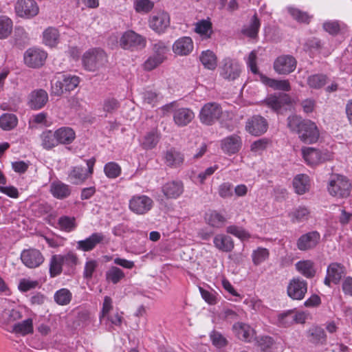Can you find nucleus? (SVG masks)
<instances>
[{"label": "nucleus", "mask_w": 352, "mask_h": 352, "mask_svg": "<svg viewBox=\"0 0 352 352\" xmlns=\"http://www.w3.org/2000/svg\"><path fill=\"white\" fill-rule=\"evenodd\" d=\"M328 275L331 278L334 284H338L343 276L346 274L345 267L340 263H332L327 270Z\"/></svg>", "instance_id": "nucleus-29"}, {"label": "nucleus", "mask_w": 352, "mask_h": 352, "mask_svg": "<svg viewBox=\"0 0 352 352\" xmlns=\"http://www.w3.org/2000/svg\"><path fill=\"white\" fill-rule=\"evenodd\" d=\"M296 60L291 55L278 56L274 63V71L280 75H287L294 72L296 67Z\"/></svg>", "instance_id": "nucleus-13"}, {"label": "nucleus", "mask_w": 352, "mask_h": 352, "mask_svg": "<svg viewBox=\"0 0 352 352\" xmlns=\"http://www.w3.org/2000/svg\"><path fill=\"white\" fill-rule=\"evenodd\" d=\"M62 81L65 91H70L77 87L80 82V78L76 76L64 75Z\"/></svg>", "instance_id": "nucleus-57"}, {"label": "nucleus", "mask_w": 352, "mask_h": 352, "mask_svg": "<svg viewBox=\"0 0 352 352\" xmlns=\"http://www.w3.org/2000/svg\"><path fill=\"white\" fill-rule=\"evenodd\" d=\"M112 309H113L112 299L108 296H104L103 303H102V310L99 315L100 321L102 322V320L104 318H107L109 316V312Z\"/></svg>", "instance_id": "nucleus-61"}, {"label": "nucleus", "mask_w": 352, "mask_h": 352, "mask_svg": "<svg viewBox=\"0 0 352 352\" xmlns=\"http://www.w3.org/2000/svg\"><path fill=\"white\" fill-rule=\"evenodd\" d=\"M119 45L123 50L135 51L145 47L146 39L133 30H127L121 36Z\"/></svg>", "instance_id": "nucleus-3"}, {"label": "nucleus", "mask_w": 352, "mask_h": 352, "mask_svg": "<svg viewBox=\"0 0 352 352\" xmlns=\"http://www.w3.org/2000/svg\"><path fill=\"white\" fill-rule=\"evenodd\" d=\"M141 98L144 105L155 107L160 100L159 94L152 90H145L141 93Z\"/></svg>", "instance_id": "nucleus-46"}, {"label": "nucleus", "mask_w": 352, "mask_h": 352, "mask_svg": "<svg viewBox=\"0 0 352 352\" xmlns=\"http://www.w3.org/2000/svg\"><path fill=\"white\" fill-rule=\"evenodd\" d=\"M170 25L169 14L164 11H160L151 16L150 28L157 32H163Z\"/></svg>", "instance_id": "nucleus-18"}, {"label": "nucleus", "mask_w": 352, "mask_h": 352, "mask_svg": "<svg viewBox=\"0 0 352 352\" xmlns=\"http://www.w3.org/2000/svg\"><path fill=\"white\" fill-rule=\"evenodd\" d=\"M226 231L228 233L233 234L241 240L248 239L250 237V234L247 231L236 226L227 227Z\"/></svg>", "instance_id": "nucleus-59"}, {"label": "nucleus", "mask_w": 352, "mask_h": 352, "mask_svg": "<svg viewBox=\"0 0 352 352\" xmlns=\"http://www.w3.org/2000/svg\"><path fill=\"white\" fill-rule=\"evenodd\" d=\"M204 219L206 222L214 228L223 227L227 221V219L223 214L214 210L206 212Z\"/></svg>", "instance_id": "nucleus-25"}, {"label": "nucleus", "mask_w": 352, "mask_h": 352, "mask_svg": "<svg viewBox=\"0 0 352 352\" xmlns=\"http://www.w3.org/2000/svg\"><path fill=\"white\" fill-rule=\"evenodd\" d=\"M268 128L266 119L261 116L256 115L248 118L245 123V130L251 135L260 136L264 134Z\"/></svg>", "instance_id": "nucleus-9"}, {"label": "nucleus", "mask_w": 352, "mask_h": 352, "mask_svg": "<svg viewBox=\"0 0 352 352\" xmlns=\"http://www.w3.org/2000/svg\"><path fill=\"white\" fill-rule=\"evenodd\" d=\"M195 32L203 38H209L212 33V23L208 20H201L197 23Z\"/></svg>", "instance_id": "nucleus-47"}, {"label": "nucleus", "mask_w": 352, "mask_h": 352, "mask_svg": "<svg viewBox=\"0 0 352 352\" xmlns=\"http://www.w3.org/2000/svg\"><path fill=\"white\" fill-rule=\"evenodd\" d=\"M25 312V307L16 306L13 308L5 309L2 313V317L6 320L7 323H14L22 319Z\"/></svg>", "instance_id": "nucleus-26"}, {"label": "nucleus", "mask_w": 352, "mask_h": 352, "mask_svg": "<svg viewBox=\"0 0 352 352\" xmlns=\"http://www.w3.org/2000/svg\"><path fill=\"white\" fill-rule=\"evenodd\" d=\"M269 257V251L266 248H258L252 253V261L254 265H258Z\"/></svg>", "instance_id": "nucleus-58"}, {"label": "nucleus", "mask_w": 352, "mask_h": 352, "mask_svg": "<svg viewBox=\"0 0 352 352\" xmlns=\"http://www.w3.org/2000/svg\"><path fill=\"white\" fill-rule=\"evenodd\" d=\"M287 127L295 132L299 140L305 144H314L320 137L319 129L316 123L308 119H302L296 115L289 116L287 119Z\"/></svg>", "instance_id": "nucleus-1"}, {"label": "nucleus", "mask_w": 352, "mask_h": 352, "mask_svg": "<svg viewBox=\"0 0 352 352\" xmlns=\"http://www.w3.org/2000/svg\"><path fill=\"white\" fill-rule=\"evenodd\" d=\"M263 102L273 111L277 112L284 104H289L290 102V98L285 94L270 95L265 98Z\"/></svg>", "instance_id": "nucleus-23"}, {"label": "nucleus", "mask_w": 352, "mask_h": 352, "mask_svg": "<svg viewBox=\"0 0 352 352\" xmlns=\"http://www.w3.org/2000/svg\"><path fill=\"white\" fill-rule=\"evenodd\" d=\"M153 56L157 57L158 58L164 60L166 59V55L169 50L168 45H166L164 42L158 41L153 45Z\"/></svg>", "instance_id": "nucleus-55"}, {"label": "nucleus", "mask_w": 352, "mask_h": 352, "mask_svg": "<svg viewBox=\"0 0 352 352\" xmlns=\"http://www.w3.org/2000/svg\"><path fill=\"white\" fill-rule=\"evenodd\" d=\"M48 101V94L43 89L32 91L28 96V105L32 109L43 108Z\"/></svg>", "instance_id": "nucleus-19"}, {"label": "nucleus", "mask_w": 352, "mask_h": 352, "mask_svg": "<svg viewBox=\"0 0 352 352\" xmlns=\"http://www.w3.org/2000/svg\"><path fill=\"white\" fill-rule=\"evenodd\" d=\"M58 228L63 232H70L74 230L77 227L76 218L74 217H69L63 215L58 219Z\"/></svg>", "instance_id": "nucleus-41"}, {"label": "nucleus", "mask_w": 352, "mask_h": 352, "mask_svg": "<svg viewBox=\"0 0 352 352\" xmlns=\"http://www.w3.org/2000/svg\"><path fill=\"white\" fill-rule=\"evenodd\" d=\"M58 144H69L76 138L74 131L70 127H61L56 131Z\"/></svg>", "instance_id": "nucleus-34"}, {"label": "nucleus", "mask_w": 352, "mask_h": 352, "mask_svg": "<svg viewBox=\"0 0 352 352\" xmlns=\"http://www.w3.org/2000/svg\"><path fill=\"white\" fill-rule=\"evenodd\" d=\"M50 192L54 197L63 199L70 195L71 190L68 185L61 182H54L50 184Z\"/></svg>", "instance_id": "nucleus-31"}, {"label": "nucleus", "mask_w": 352, "mask_h": 352, "mask_svg": "<svg viewBox=\"0 0 352 352\" xmlns=\"http://www.w3.org/2000/svg\"><path fill=\"white\" fill-rule=\"evenodd\" d=\"M302 155L307 164L311 166L318 165L329 160L331 157L328 153H322L319 149L312 147H303Z\"/></svg>", "instance_id": "nucleus-12"}, {"label": "nucleus", "mask_w": 352, "mask_h": 352, "mask_svg": "<svg viewBox=\"0 0 352 352\" xmlns=\"http://www.w3.org/2000/svg\"><path fill=\"white\" fill-rule=\"evenodd\" d=\"M295 266L297 271L306 278H313L316 274L314 263L309 260L300 261Z\"/></svg>", "instance_id": "nucleus-39"}, {"label": "nucleus", "mask_w": 352, "mask_h": 352, "mask_svg": "<svg viewBox=\"0 0 352 352\" xmlns=\"http://www.w3.org/2000/svg\"><path fill=\"white\" fill-rule=\"evenodd\" d=\"M323 29L331 35H337L340 30V25L338 21H328L323 23Z\"/></svg>", "instance_id": "nucleus-64"}, {"label": "nucleus", "mask_w": 352, "mask_h": 352, "mask_svg": "<svg viewBox=\"0 0 352 352\" xmlns=\"http://www.w3.org/2000/svg\"><path fill=\"white\" fill-rule=\"evenodd\" d=\"M214 246L222 252H229L234 248V241L232 239L225 234H217L213 240Z\"/></svg>", "instance_id": "nucleus-27"}, {"label": "nucleus", "mask_w": 352, "mask_h": 352, "mask_svg": "<svg viewBox=\"0 0 352 352\" xmlns=\"http://www.w3.org/2000/svg\"><path fill=\"white\" fill-rule=\"evenodd\" d=\"M21 260L27 267L36 268L40 266L45 259L38 250L30 248L21 252Z\"/></svg>", "instance_id": "nucleus-14"}, {"label": "nucleus", "mask_w": 352, "mask_h": 352, "mask_svg": "<svg viewBox=\"0 0 352 352\" xmlns=\"http://www.w3.org/2000/svg\"><path fill=\"white\" fill-rule=\"evenodd\" d=\"M320 241V234L318 231H311L301 235L296 242V246L301 251H307L315 248Z\"/></svg>", "instance_id": "nucleus-16"}, {"label": "nucleus", "mask_w": 352, "mask_h": 352, "mask_svg": "<svg viewBox=\"0 0 352 352\" xmlns=\"http://www.w3.org/2000/svg\"><path fill=\"white\" fill-rule=\"evenodd\" d=\"M41 140V146L46 150L52 149L58 144L56 131L52 132L51 130H46L40 135Z\"/></svg>", "instance_id": "nucleus-38"}, {"label": "nucleus", "mask_w": 352, "mask_h": 352, "mask_svg": "<svg viewBox=\"0 0 352 352\" xmlns=\"http://www.w3.org/2000/svg\"><path fill=\"white\" fill-rule=\"evenodd\" d=\"M309 340L315 344H324L327 336L324 329L320 327H313L308 331Z\"/></svg>", "instance_id": "nucleus-36"}, {"label": "nucleus", "mask_w": 352, "mask_h": 352, "mask_svg": "<svg viewBox=\"0 0 352 352\" xmlns=\"http://www.w3.org/2000/svg\"><path fill=\"white\" fill-rule=\"evenodd\" d=\"M164 163L170 168H179L184 162V155L175 148H170L164 153Z\"/></svg>", "instance_id": "nucleus-20"}, {"label": "nucleus", "mask_w": 352, "mask_h": 352, "mask_svg": "<svg viewBox=\"0 0 352 352\" xmlns=\"http://www.w3.org/2000/svg\"><path fill=\"white\" fill-rule=\"evenodd\" d=\"M222 113V108L219 103L210 102L201 107L199 118L203 124L212 126L221 117Z\"/></svg>", "instance_id": "nucleus-4"}, {"label": "nucleus", "mask_w": 352, "mask_h": 352, "mask_svg": "<svg viewBox=\"0 0 352 352\" xmlns=\"http://www.w3.org/2000/svg\"><path fill=\"white\" fill-rule=\"evenodd\" d=\"M289 217L294 223L304 222L309 219L310 210L306 206H300L289 212Z\"/></svg>", "instance_id": "nucleus-32"}, {"label": "nucleus", "mask_w": 352, "mask_h": 352, "mask_svg": "<svg viewBox=\"0 0 352 352\" xmlns=\"http://www.w3.org/2000/svg\"><path fill=\"white\" fill-rule=\"evenodd\" d=\"M18 123V119L14 114L3 113L0 117V127L4 131L14 129Z\"/></svg>", "instance_id": "nucleus-44"}, {"label": "nucleus", "mask_w": 352, "mask_h": 352, "mask_svg": "<svg viewBox=\"0 0 352 352\" xmlns=\"http://www.w3.org/2000/svg\"><path fill=\"white\" fill-rule=\"evenodd\" d=\"M62 260L63 265L72 270H74L78 263L77 255L72 252H69L66 254L62 255Z\"/></svg>", "instance_id": "nucleus-60"}, {"label": "nucleus", "mask_w": 352, "mask_h": 352, "mask_svg": "<svg viewBox=\"0 0 352 352\" xmlns=\"http://www.w3.org/2000/svg\"><path fill=\"white\" fill-rule=\"evenodd\" d=\"M153 3L150 0H135V9L138 12H148L153 8Z\"/></svg>", "instance_id": "nucleus-62"}, {"label": "nucleus", "mask_w": 352, "mask_h": 352, "mask_svg": "<svg viewBox=\"0 0 352 352\" xmlns=\"http://www.w3.org/2000/svg\"><path fill=\"white\" fill-rule=\"evenodd\" d=\"M14 9L17 16L27 19L36 16L39 10L34 0H17Z\"/></svg>", "instance_id": "nucleus-8"}, {"label": "nucleus", "mask_w": 352, "mask_h": 352, "mask_svg": "<svg viewBox=\"0 0 352 352\" xmlns=\"http://www.w3.org/2000/svg\"><path fill=\"white\" fill-rule=\"evenodd\" d=\"M219 75L227 81H234L239 78L242 68L239 63L231 58H225L219 67Z\"/></svg>", "instance_id": "nucleus-5"}, {"label": "nucleus", "mask_w": 352, "mask_h": 352, "mask_svg": "<svg viewBox=\"0 0 352 352\" xmlns=\"http://www.w3.org/2000/svg\"><path fill=\"white\" fill-rule=\"evenodd\" d=\"M307 292V281L299 277L292 278L287 288V295L293 300H300L303 299Z\"/></svg>", "instance_id": "nucleus-10"}, {"label": "nucleus", "mask_w": 352, "mask_h": 352, "mask_svg": "<svg viewBox=\"0 0 352 352\" xmlns=\"http://www.w3.org/2000/svg\"><path fill=\"white\" fill-rule=\"evenodd\" d=\"M104 171L107 177L115 179L121 174V168L117 163L111 162L104 165Z\"/></svg>", "instance_id": "nucleus-53"}, {"label": "nucleus", "mask_w": 352, "mask_h": 352, "mask_svg": "<svg viewBox=\"0 0 352 352\" xmlns=\"http://www.w3.org/2000/svg\"><path fill=\"white\" fill-rule=\"evenodd\" d=\"M12 21L6 16H0V39L8 38L12 32Z\"/></svg>", "instance_id": "nucleus-45"}, {"label": "nucleus", "mask_w": 352, "mask_h": 352, "mask_svg": "<svg viewBox=\"0 0 352 352\" xmlns=\"http://www.w3.org/2000/svg\"><path fill=\"white\" fill-rule=\"evenodd\" d=\"M12 332L25 336L34 333L32 318H27L21 322H17L12 326Z\"/></svg>", "instance_id": "nucleus-28"}, {"label": "nucleus", "mask_w": 352, "mask_h": 352, "mask_svg": "<svg viewBox=\"0 0 352 352\" xmlns=\"http://www.w3.org/2000/svg\"><path fill=\"white\" fill-rule=\"evenodd\" d=\"M82 63L85 69L94 72L105 66L107 63V56L103 50L92 48L84 53Z\"/></svg>", "instance_id": "nucleus-2"}, {"label": "nucleus", "mask_w": 352, "mask_h": 352, "mask_svg": "<svg viewBox=\"0 0 352 352\" xmlns=\"http://www.w3.org/2000/svg\"><path fill=\"white\" fill-rule=\"evenodd\" d=\"M46 58V52L38 48H30L24 54L25 63L32 68L42 66Z\"/></svg>", "instance_id": "nucleus-15"}, {"label": "nucleus", "mask_w": 352, "mask_h": 352, "mask_svg": "<svg viewBox=\"0 0 352 352\" xmlns=\"http://www.w3.org/2000/svg\"><path fill=\"white\" fill-rule=\"evenodd\" d=\"M242 146L241 138L237 135L228 136L221 140V146L223 151L228 155L235 154Z\"/></svg>", "instance_id": "nucleus-21"}, {"label": "nucleus", "mask_w": 352, "mask_h": 352, "mask_svg": "<svg viewBox=\"0 0 352 352\" xmlns=\"http://www.w3.org/2000/svg\"><path fill=\"white\" fill-rule=\"evenodd\" d=\"M105 276L107 282L117 284L124 277V273L118 267L112 266L107 271Z\"/></svg>", "instance_id": "nucleus-50"}, {"label": "nucleus", "mask_w": 352, "mask_h": 352, "mask_svg": "<svg viewBox=\"0 0 352 352\" xmlns=\"http://www.w3.org/2000/svg\"><path fill=\"white\" fill-rule=\"evenodd\" d=\"M351 185L349 179L342 175H334L328 186L329 193L338 197H347L351 192Z\"/></svg>", "instance_id": "nucleus-6"}, {"label": "nucleus", "mask_w": 352, "mask_h": 352, "mask_svg": "<svg viewBox=\"0 0 352 352\" xmlns=\"http://www.w3.org/2000/svg\"><path fill=\"white\" fill-rule=\"evenodd\" d=\"M88 177L86 169L81 166L72 167L68 175L71 183L75 185L82 184Z\"/></svg>", "instance_id": "nucleus-35"}, {"label": "nucleus", "mask_w": 352, "mask_h": 352, "mask_svg": "<svg viewBox=\"0 0 352 352\" xmlns=\"http://www.w3.org/2000/svg\"><path fill=\"white\" fill-rule=\"evenodd\" d=\"M109 240L102 232H94L89 237L77 242L76 248L83 252L93 250L99 244L108 243Z\"/></svg>", "instance_id": "nucleus-11"}, {"label": "nucleus", "mask_w": 352, "mask_h": 352, "mask_svg": "<svg viewBox=\"0 0 352 352\" xmlns=\"http://www.w3.org/2000/svg\"><path fill=\"white\" fill-rule=\"evenodd\" d=\"M160 140V136L156 131L148 133L144 138L142 146L145 149H152L156 146Z\"/></svg>", "instance_id": "nucleus-52"}, {"label": "nucleus", "mask_w": 352, "mask_h": 352, "mask_svg": "<svg viewBox=\"0 0 352 352\" xmlns=\"http://www.w3.org/2000/svg\"><path fill=\"white\" fill-rule=\"evenodd\" d=\"M72 294L66 288H62L54 294V301L59 305H67L72 300Z\"/></svg>", "instance_id": "nucleus-51"}, {"label": "nucleus", "mask_w": 352, "mask_h": 352, "mask_svg": "<svg viewBox=\"0 0 352 352\" xmlns=\"http://www.w3.org/2000/svg\"><path fill=\"white\" fill-rule=\"evenodd\" d=\"M267 84L272 88L285 91H290L291 86L287 80H275L267 78Z\"/></svg>", "instance_id": "nucleus-54"}, {"label": "nucleus", "mask_w": 352, "mask_h": 352, "mask_svg": "<svg viewBox=\"0 0 352 352\" xmlns=\"http://www.w3.org/2000/svg\"><path fill=\"white\" fill-rule=\"evenodd\" d=\"M194 118L195 114L189 108H179L173 113V121L179 127L187 126Z\"/></svg>", "instance_id": "nucleus-22"}, {"label": "nucleus", "mask_w": 352, "mask_h": 352, "mask_svg": "<svg viewBox=\"0 0 352 352\" xmlns=\"http://www.w3.org/2000/svg\"><path fill=\"white\" fill-rule=\"evenodd\" d=\"M233 329L240 340L250 342L254 337V330L247 324L236 323L233 325Z\"/></svg>", "instance_id": "nucleus-30"}, {"label": "nucleus", "mask_w": 352, "mask_h": 352, "mask_svg": "<svg viewBox=\"0 0 352 352\" xmlns=\"http://www.w3.org/2000/svg\"><path fill=\"white\" fill-rule=\"evenodd\" d=\"M199 58L204 66L208 69H214L217 66L216 56L210 50L203 52Z\"/></svg>", "instance_id": "nucleus-49"}, {"label": "nucleus", "mask_w": 352, "mask_h": 352, "mask_svg": "<svg viewBox=\"0 0 352 352\" xmlns=\"http://www.w3.org/2000/svg\"><path fill=\"white\" fill-rule=\"evenodd\" d=\"M43 42L50 47L55 46L59 38V32L55 28L49 27L43 33Z\"/></svg>", "instance_id": "nucleus-43"}, {"label": "nucleus", "mask_w": 352, "mask_h": 352, "mask_svg": "<svg viewBox=\"0 0 352 352\" xmlns=\"http://www.w3.org/2000/svg\"><path fill=\"white\" fill-rule=\"evenodd\" d=\"M153 201L144 195H136L131 197L129 203L131 211L136 214H144L151 210Z\"/></svg>", "instance_id": "nucleus-7"}, {"label": "nucleus", "mask_w": 352, "mask_h": 352, "mask_svg": "<svg viewBox=\"0 0 352 352\" xmlns=\"http://www.w3.org/2000/svg\"><path fill=\"white\" fill-rule=\"evenodd\" d=\"M63 260L61 254L52 256L49 263V273L52 278L60 275L63 271Z\"/></svg>", "instance_id": "nucleus-40"}, {"label": "nucleus", "mask_w": 352, "mask_h": 352, "mask_svg": "<svg viewBox=\"0 0 352 352\" xmlns=\"http://www.w3.org/2000/svg\"><path fill=\"white\" fill-rule=\"evenodd\" d=\"M193 50V43L190 37L184 36L177 39L173 45V52L181 56L189 54Z\"/></svg>", "instance_id": "nucleus-24"}, {"label": "nucleus", "mask_w": 352, "mask_h": 352, "mask_svg": "<svg viewBox=\"0 0 352 352\" xmlns=\"http://www.w3.org/2000/svg\"><path fill=\"white\" fill-rule=\"evenodd\" d=\"M328 77L323 74H316L308 76L307 83L308 86L314 89H320L327 82Z\"/></svg>", "instance_id": "nucleus-42"}, {"label": "nucleus", "mask_w": 352, "mask_h": 352, "mask_svg": "<svg viewBox=\"0 0 352 352\" xmlns=\"http://www.w3.org/2000/svg\"><path fill=\"white\" fill-rule=\"evenodd\" d=\"M293 186L295 192L298 195H303L309 188V179L307 175L300 174L296 175L293 181Z\"/></svg>", "instance_id": "nucleus-37"}, {"label": "nucleus", "mask_w": 352, "mask_h": 352, "mask_svg": "<svg viewBox=\"0 0 352 352\" xmlns=\"http://www.w3.org/2000/svg\"><path fill=\"white\" fill-rule=\"evenodd\" d=\"M287 11L292 18L298 23H309L312 18L307 12L298 8L288 7Z\"/></svg>", "instance_id": "nucleus-48"}, {"label": "nucleus", "mask_w": 352, "mask_h": 352, "mask_svg": "<svg viewBox=\"0 0 352 352\" xmlns=\"http://www.w3.org/2000/svg\"><path fill=\"white\" fill-rule=\"evenodd\" d=\"M161 190L167 199H176L184 191V183L181 180H172L162 185Z\"/></svg>", "instance_id": "nucleus-17"}, {"label": "nucleus", "mask_w": 352, "mask_h": 352, "mask_svg": "<svg viewBox=\"0 0 352 352\" xmlns=\"http://www.w3.org/2000/svg\"><path fill=\"white\" fill-rule=\"evenodd\" d=\"M38 285L37 280H32L27 278H22L20 280L18 289L21 292H27L32 289L36 288Z\"/></svg>", "instance_id": "nucleus-63"}, {"label": "nucleus", "mask_w": 352, "mask_h": 352, "mask_svg": "<svg viewBox=\"0 0 352 352\" xmlns=\"http://www.w3.org/2000/svg\"><path fill=\"white\" fill-rule=\"evenodd\" d=\"M120 107V102L114 98H107L104 100L102 109L107 113H113Z\"/></svg>", "instance_id": "nucleus-56"}, {"label": "nucleus", "mask_w": 352, "mask_h": 352, "mask_svg": "<svg viewBox=\"0 0 352 352\" xmlns=\"http://www.w3.org/2000/svg\"><path fill=\"white\" fill-rule=\"evenodd\" d=\"M261 27V21L257 17L256 14H254L249 24L243 26L241 30V32L243 35L250 38H256L258 36V33Z\"/></svg>", "instance_id": "nucleus-33"}]
</instances>
